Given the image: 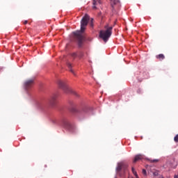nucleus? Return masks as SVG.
<instances>
[{
  "label": "nucleus",
  "instance_id": "1a4fd4ad",
  "mask_svg": "<svg viewBox=\"0 0 178 178\" xmlns=\"http://www.w3.org/2000/svg\"><path fill=\"white\" fill-rule=\"evenodd\" d=\"M143 156L141 154H138L135 156L133 163H136V162H138V161H141L142 159H143Z\"/></svg>",
  "mask_w": 178,
  "mask_h": 178
},
{
  "label": "nucleus",
  "instance_id": "9d476101",
  "mask_svg": "<svg viewBox=\"0 0 178 178\" xmlns=\"http://www.w3.org/2000/svg\"><path fill=\"white\" fill-rule=\"evenodd\" d=\"M92 9H97V5H101V0H92Z\"/></svg>",
  "mask_w": 178,
  "mask_h": 178
},
{
  "label": "nucleus",
  "instance_id": "9b49d317",
  "mask_svg": "<svg viewBox=\"0 0 178 178\" xmlns=\"http://www.w3.org/2000/svg\"><path fill=\"white\" fill-rule=\"evenodd\" d=\"M49 104L51 106H55V105H56V96H54L53 97H51L49 101Z\"/></svg>",
  "mask_w": 178,
  "mask_h": 178
},
{
  "label": "nucleus",
  "instance_id": "7ed1b4c3",
  "mask_svg": "<svg viewBox=\"0 0 178 178\" xmlns=\"http://www.w3.org/2000/svg\"><path fill=\"white\" fill-rule=\"evenodd\" d=\"M58 85L60 87V88H62V90H63V91H65V92H66V94H75L76 95V92H74L72 88L67 86L66 83H65V81H63L62 80H58Z\"/></svg>",
  "mask_w": 178,
  "mask_h": 178
},
{
  "label": "nucleus",
  "instance_id": "f03ea898",
  "mask_svg": "<svg viewBox=\"0 0 178 178\" xmlns=\"http://www.w3.org/2000/svg\"><path fill=\"white\" fill-rule=\"evenodd\" d=\"M104 29H106V31H104V30L100 31L99 37L100 38H102L104 42H107L108 40H109V38L112 35V30L113 27L105 26Z\"/></svg>",
  "mask_w": 178,
  "mask_h": 178
},
{
  "label": "nucleus",
  "instance_id": "a211bd4d",
  "mask_svg": "<svg viewBox=\"0 0 178 178\" xmlns=\"http://www.w3.org/2000/svg\"><path fill=\"white\" fill-rule=\"evenodd\" d=\"M159 175V172L158 170L153 172V176H158Z\"/></svg>",
  "mask_w": 178,
  "mask_h": 178
},
{
  "label": "nucleus",
  "instance_id": "6e6552de",
  "mask_svg": "<svg viewBox=\"0 0 178 178\" xmlns=\"http://www.w3.org/2000/svg\"><path fill=\"white\" fill-rule=\"evenodd\" d=\"M111 3L113 9H115V6H120V1L119 0H111Z\"/></svg>",
  "mask_w": 178,
  "mask_h": 178
},
{
  "label": "nucleus",
  "instance_id": "39448f33",
  "mask_svg": "<svg viewBox=\"0 0 178 178\" xmlns=\"http://www.w3.org/2000/svg\"><path fill=\"white\" fill-rule=\"evenodd\" d=\"M34 78L27 79L24 83V87L26 90H30L33 86H34Z\"/></svg>",
  "mask_w": 178,
  "mask_h": 178
},
{
  "label": "nucleus",
  "instance_id": "20e7f679",
  "mask_svg": "<svg viewBox=\"0 0 178 178\" xmlns=\"http://www.w3.org/2000/svg\"><path fill=\"white\" fill-rule=\"evenodd\" d=\"M127 168L128 165L127 163L121 162L118 164L116 170L118 173L119 172H122V170H123L124 173H127Z\"/></svg>",
  "mask_w": 178,
  "mask_h": 178
},
{
  "label": "nucleus",
  "instance_id": "aec40b11",
  "mask_svg": "<svg viewBox=\"0 0 178 178\" xmlns=\"http://www.w3.org/2000/svg\"><path fill=\"white\" fill-rule=\"evenodd\" d=\"M142 173H143L145 176H147V170H145V169L143 170Z\"/></svg>",
  "mask_w": 178,
  "mask_h": 178
},
{
  "label": "nucleus",
  "instance_id": "4468645a",
  "mask_svg": "<svg viewBox=\"0 0 178 178\" xmlns=\"http://www.w3.org/2000/svg\"><path fill=\"white\" fill-rule=\"evenodd\" d=\"M71 56L72 58L76 59V58H78V53H76V52L72 53Z\"/></svg>",
  "mask_w": 178,
  "mask_h": 178
},
{
  "label": "nucleus",
  "instance_id": "2eb2a0df",
  "mask_svg": "<svg viewBox=\"0 0 178 178\" xmlns=\"http://www.w3.org/2000/svg\"><path fill=\"white\" fill-rule=\"evenodd\" d=\"M149 161L151 163H156L159 162V159H149Z\"/></svg>",
  "mask_w": 178,
  "mask_h": 178
},
{
  "label": "nucleus",
  "instance_id": "5701e85b",
  "mask_svg": "<svg viewBox=\"0 0 178 178\" xmlns=\"http://www.w3.org/2000/svg\"><path fill=\"white\" fill-rule=\"evenodd\" d=\"M174 178H178V175H175Z\"/></svg>",
  "mask_w": 178,
  "mask_h": 178
},
{
  "label": "nucleus",
  "instance_id": "4be33fe9",
  "mask_svg": "<svg viewBox=\"0 0 178 178\" xmlns=\"http://www.w3.org/2000/svg\"><path fill=\"white\" fill-rule=\"evenodd\" d=\"M27 23H29V22L27 20L24 22V24H27Z\"/></svg>",
  "mask_w": 178,
  "mask_h": 178
},
{
  "label": "nucleus",
  "instance_id": "423d86ee",
  "mask_svg": "<svg viewBox=\"0 0 178 178\" xmlns=\"http://www.w3.org/2000/svg\"><path fill=\"white\" fill-rule=\"evenodd\" d=\"M72 112H74V113H81L83 112L86 113L87 112V108L83 107L81 110H78L77 108L74 107L72 108Z\"/></svg>",
  "mask_w": 178,
  "mask_h": 178
},
{
  "label": "nucleus",
  "instance_id": "dca6fc26",
  "mask_svg": "<svg viewBox=\"0 0 178 178\" xmlns=\"http://www.w3.org/2000/svg\"><path fill=\"white\" fill-rule=\"evenodd\" d=\"M132 173H134V176L136 178H138V175H137V172H136V170H134V168H132Z\"/></svg>",
  "mask_w": 178,
  "mask_h": 178
},
{
  "label": "nucleus",
  "instance_id": "6ab92c4d",
  "mask_svg": "<svg viewBox=\"0 0 178 178\" xmlns=\"http://www.w3.org/2000/svg\"><path fill=\"white\" fill-rule=\"evenodd\" d=\"M174 141L175 143H178V134H177L174 138Z\"/></svg>",
  "mask_w": 178,
  "mask_h": 178
},
{
  "label": "nucleus",
  "instance_id": "0eeeda50",
  "mask_svg": "<svg viewBox=\"0 0 178 178\" xmlns=\"http://www.w3.org/2000/svg\"><path fill=\"white\" fill-rule=\"evenodd\" d=\"M63 126L65 129H70V127H72V126L70 125V122H69V120H67V119H64L63 120Z\"/></svg>",
  "mask_w": 178,
  "mask_h": 178
},
{
  "label": "nucleus",
  "instance_id": "f8f14e48",
  "mask_svg": "<svg viewBox=\"0 0 178 178\" xmlns=\"http://www.w3.org/2000/svg\"><path fill=\"white\" fill-rule=\"evenodd\" d=\"M156 59H159V60H163L165 59V55L161 54L157 56H156Z\"/></svg>",
  "mask_w": 178,
  "mask_h": 178
},
{
  "label": "nucleus",
  "instance_id": "f257e3e1",
  "mask_svg": "<svg viewBox=\"0 0 178 178\" xmlns=\"http://www.w3.org/2000/svg\"><path fill=\"white\" fill-rule=\"evenodd\" d=\"M88 22H90V15L86 14L81 19V30L74 32L73 34L75 38L78 41L79 47H81L83 45V40H84V35L83 33L86 31V27L88 24Z\"/></svg>",
  "mask_w": 178,
  "mask_h": 178
},
{
  "label": "nucleus",
  "instance_id": "f3484780",
  "mask_svg": "<svg viewBox=\"0 0 178 178\" xmlns=\"http://www.w3.org/2000/svg\"><path fill=\"white\" fill-rule=\"evenodd\" d=\"M83 56H84V54L83 52L78 53V58H79L80 59H81V58H83Z\"/></svg>",
  "mask_w": 178,
  "mask_h": 178
},
{
  "label": "nucleus",
  "instance_id": "412c9836",
  "mask_svg": "<svg viewBox=\"0 0 178 178\" xmlns=\"http://www.w3.org/2000/svg\"><path fill=\"white\" fill-rule=\"evenodd\" d=\"M92 22H94V19L91 18V22H90V26L91 27L94 26V24L92 23Z\"/></svg>",
  "mask_w": 178,
  "mask_h": 178
},
{
  "label": "nucleus",
  "instance_id": "ddd939ff",
  "mask_svg": "<svg viewBox=\"0 0 178 178\" xmlns=\"http://www.w3.org/2000/svg\"><path fill=\"white\" fill-rule=\"evenodd\" d=\"M67 67L70 69V71L71 72V73L74 74V71H73V70H72V64L70 63H67Z\"/></svg>",
  "mask_w": 178,
  "mask_h": 178
}]
</instances>
